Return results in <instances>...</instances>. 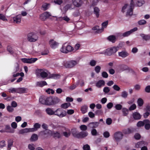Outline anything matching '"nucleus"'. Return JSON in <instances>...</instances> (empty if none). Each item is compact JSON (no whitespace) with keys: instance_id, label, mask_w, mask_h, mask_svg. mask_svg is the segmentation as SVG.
Wrapping results in <instances>:
<instances>
[{"instance_id":"obj_1","label":"nucleus","mask_w":150,"mask_h":150,"mask_svg":"<svg viewBox=\"0 0 150 150\" xmlns=\"http://www.w3.org/2000/svg\"><path fill=\"white\" fill-rule=\"evenodd\" d=\"M134 8V1L132 0L129 4H126L122 6L121 11L123 13L126 12L127 16H131L133 14Z\"/></svg>"},{"instance_id":"obj_2","label":"nucleus","mask_w":150,"mask_h":150,"mask_svg":"<svg viewBox=\"0 0 150 150\" xmlns=\"http://www.w3.org/2000/svg\"><path fill=\"white\" fill-rule=\"evenodd\" d=\"M52 127L54 129H57L58 130L62 129V135H63L65 137H69L71 134V130L68 128L63 127L58 124L55 125H53Z\"/></svg>"},{"instance_id":"obj_3","label":"nucleus","mask_w":150,"mask_h":150,"mask_svg":"<svg viewBox=\"0 0 150 150\" xmlns=\"http://www.w3.org/2000/svg\"><path fill=\"white\" fill-rule=\"evenodd\" d=\"M50 73L48 71L44 69H36L35 71V74L37 76H41V77L44 78L48 77L50 74Z\"/></svg>"},{"instance_id":"obj_4","label":"nucleus","mask_w":150,"mask_h":150,"mask_svg":"<svg viewBox=\"0 0 150 150\" xmlns=\"http://www.w3.org/2000/svg\"><path fill=\"white\" fill-rule=\"evenodd\" d=\"M119 49L118 47H113L108 48L100 53L106 55L110 56L116 52Z\"/></svg>"},{"instance_id":"obj_5","label":"nucleus","mask_w":150,"mask_h":150,"mask_svg":"<svg viewBox=\"0 0 150 150\" xmlns=\"http://www.w3.org/2000/svg\"><path fill=\"white\" fill-rule=\"evenodd\" d=\"M74 50V48L67 43H64L60 49V51L64 53L67 54Z\"/></svg>"},{"instance_id":"obj_6","label":"nucleus","mask_w":150,"mask_h":150,"mask_svg":"<svg viewBox=\"0 0 150 150\" xmlns=\"http://www.w3.org/2000/svg\"><path fill=\"white\" fill-rule=\"evenodd\" d=\"M79 62L77 60H71L69 61H64L63 65L66 68H72L78 64Z\"/></svg>"},{"instance_id":"obj_7","label":"nucleus","mask_w":150,"mask_h":150,"mask_svg":"<svg viewBox=\"0 0 150 150\" xmlns=\"http://www.w3.org/2000/svg\"><path fill=\"white\" fill-rule=\"evenodd\" d=\"M38 38V37L36 33H29L27 35L28 40L31 42H35L37 41Z\"/></svg>"},{"instance_id":"obj_8","label":"nucleus","mask_w":150,"mask_h":150,"mask_svg":"<svg viewBox=\"0 0 150 150\" xmlns=\"http://www.w3.org/2000/svg\"><path fill=\"white\" fill-rule=\"evenodd\" d=\"M54 115L60 118H62L66 116L67 113L65 111L62 110L61 108H59L54 111Z\"/></svg>"},{"instance_id":"obj_9","label":"nucleus","mask_w":150,"mask_h":150,"mask_svg":"<svg viewBox=\"0 0 150 150\" xmlns=\"http://www.w3.org/2000/svg\"><path fill=\"white\" fill-rule=\"evenodd\" d=\"M123 134L121 132H115L113 135V139L116 142L120 141L122 138Z\"/></svg>"},{"instance_id":"obj_10","label":"nucleus","mask_w":150,"mask_h":150,"mask_svg":"<svg viewBox=\"0 0 150 150\" xmlns=\"http://www.w3.org/2000/svg\"><path fill=\"white\" fill-rule=\"evenodd\" d=\"M51 16V14L49 12L46 11L40 15V18L42 21H45L47 18Z\"/></svg>"},{"instance_id":"obj_11","label":"nucleus","mask_w":150,"mask_h":150,"mask_svg":"<svg viewBox=\"0 0 150 150\" xmlns=\"http://www.w3.org/2000/svg\"><path fill=\"white\" fill-rule=\"evenodd\" d=\"M72 2L74 5L76 7H81L83 3L82 0H72Z\"/></svg>"},{"instance_id":"obj_12","label":"nucleus","mask_w":150,"mask_h":150,"mask_svg":"<svg viewBox=\"0 0 150 150\" xmlns=\"http://www.w3.org/2000/svg\"><path fill=\"white\" fill-rule=\"evenodd\" d=\"M49 44L52 48L55 49L58 47L59 43L54 40L51 39L49 42Z\"/></svg>"},{"instance_id":"obj_13","label":"nucleus","mask_w":150,"mask_h":150,"mask_svg":"<svg viewBox=\"0 0 150 150\" xmlns=\"http://www.w3.org/2000/svg\"><path fill=\"white\" fill-rule=\"evenodd\" d=\"M138 29L137 27H135L129 31L125 32L122 34V36L123 37H126L129 36L133 32L136 31Z\"/></svg>"},{"instance_id":"obj_14","label":"nucleus","mask_w":150,"mask_h":150,"mask_svg":"<svg viewBox=\"0 0 150 150\" xmlns=\"http://www.w3.org/2000/svg\"><path fill=\"white\" fill-rule=\"evenodd\" d=\"M118 69L120 72H122L125 70H129V68L126 65L124 64H120L118 66Z\"/></svg>"},{"instance_id":"obj_15","label":"nucleus","mask_w":150,"mask_h":150,"mask_svg":"<svg viewBox=\"0 0 150 150\" xmlns=\"http://www.w3.org/2000/svg\"><path fill=\"white\" fill-rule=\"evenodd\" d=\"M145 3L144 0H137L135 3L134 2V7L141 6H142Z\"/></svg>"},{"instance_id":"obj_16","label":"nucleus","mask_w":150,"mask_h":150,"mask_svg":"<svg viewBox=\"0 0 150 150\" xmlns=\"http://www.w3.org/2000/svg\"><path fill=\"white\" fill-rule=\"evenodd\" d=\"M51 135L54 138H59L62 136V134L58 132H51Z\"/></svg>"},{"instance_id":"obj_17","label":"nucleus","mask_w":150,"mask_h":150,"mask_svg":"<svg viewBox=\"0 0 150 150\" xmlns=\"http://www.w3.org/2000/svg\"><path fill=\"white\" fill-rule=\"evenodd\" d=\"M21 15H18L15 17H13V22L14 23H20L21 21Z\"/></svg>"},{"instance_id":"obj_18","label":"nucleus","mask_w":150,"mask_h":150,"mask_svg":"<svg viewBox=\"0 0 150 150\" xmlns=\"http://www.w3.org/2000/svg\"><path fill=\"white\" fill-rule=\"evenodd\" d=\"M34 127L30 128V132H33L37 130L38 129L40 128L41 127V125L39 123H35L33 125Z\"/></svg>"},{"instance_id":"obj_19","label":"nucleus","mask_w":150,"mask_h":150,"mask_svg":"<svg viewBox=\"0 0 150 150\" xmlns=\"http://www.w3.org/2000/svg\"><path fill=\"white\" fill-rule=\"evenodd\" d=\"M147 143L146 142L142 141L139 142H137L136 144V147L137 148H140L143 146H144L147 145Z\"/></svg>"},{"instance_id":"obj_20","label":"nucleus","mask_w":150,"mask_h":150,"mask_svg":"<svg viewBox=\"0 0 150 150\" xmlns=\"http://www.w3.org/2000/svg\"><path fill=\"white\" fill-rule=\"evenodd\" d=\"M99 124L98 122H94L89 123L88 126L91 128H94L97 127Z\"/></svg>"},{"instance_id":"obj_21","label":"nucleus","mask_w":150,"mask_h":150,"mask_svg":"<svg viewBox=\"0 0 150 150\" xmlns=\"http://www.w3.org/2000/svg\"><path fill=\"white\" fill-rule=\"evenodd\" d=\"M105 84V82L103 80H100L96 83V86L98 88H100L102 86H104Z\"/></svg>"},{"instance_id":"obj_22","label":"nucleus","mask_w":150,"mask_h":150,"mask_svg":"<svg viewBox=\"0 0 150 150\" xmlns=\"http://www.w3.org/2000/svg\"><path fill=\"white\" fill-rule=\"evenodd\" d=\"M118 53L119 56L123 58H125L129 55L128 53L125 51H122L121 52H119Z\"/></svg>"},{"instance_id":"obj_23","label":"nucleus","mask_w":150,"mask_h":150,"mask_svg":"<svg viewBox=\"0 0 150 150\" xmlns=\"http://www.w3.org/2000/svg\"><path fill=\"white\" fill-rule=\"evenodd\" d=\"M30 128H25L20 130L18 132V134H23L28 132H31Z\"/></svg>"},{"instance_id":"obj_24","label":"nucleus","mask_w":150,"mask_h":150,"mask_svg":"<svg viewBox=\"0 0 150 150\" xmlns=\"http://www.w3.org/2000/svg\"><path fill=\"white\" fill-rule=\"evenodd\" d=\"M133 118L135 120L140 119L141 117V115L137 112H135L132 114Z\"/></svg>"},{"instance_id":"obj_25","label":"nucleus","mask_w":150,"mask_h":150,"mask_svg":"<svg viewBox=\"0 0 150 150\" xmlns=\"http://www.w3.org/2000/svg\"><path fill=\"white\" fill-rule=\"evenodd\" d=\"M46 96H41L39 98L40 102L42 104L46 105Z\"/></svg>"},{"instance_id":"obj_26","label":"nucleus","mask_w":150,"mask_h":150,"mask_svg":"<svg viewBox=\"0 0 150 150\" xmlns=\"http://www.w3.org/2000/svg\"><path fill=\"white\" fill-rule=\"evenodd\" d=\"M72 135L75 137L77 138L79 137V133H78L77 129H76L74 128L72 129L71 130Z\"/></svg>"},{"instance_id":"obj_27","label":"nucleus","mask_w":150,"mask_h":150,"mask_svg":"<svg viewBox=\"0 0 150 150\" xmlns=\"http://www.w3.org/2000/svg\"><path fill=\"white\" fill-rule=\"evenodd\" d=\"M52 99L50 97H46V105H53V102H52Z\"/></svg>"},{"instance_id":"obj_28","label":"nucleus","mask_w":150,"mask_h":150,"mask_svg":"<svg viewBox=\"0 0 150 150\" xmlns=\"http://www.w3.org/2000/svg\"><path fill=\"white\" fill-rule=\"evenodd\" d=\"M140 35L142 38L143 40L146 41L150 40V34L145 35L144 34H141Z\"/></svg>"},{"instance_id":"obj_29","label":"nucleus","mask_w":150,"mask_h":150,"mask_svg":"<svg viewBox=\"0 0 150 150\" xmlns=\"http://www.w3.org/2000/svg\"><path fill=\"white\" fill-rule=\"evenodd\" d=\"M37 86L42 87L44 86L47 85V83L45 81L37 82L36 83Z\"/></svg>"},{"instance_id":"obj_30","label":"nucleus","mask_w":150,"mask_h":150,"mask_svg":"<svg viewBox=\"0 0 150 150\" xmlns=\"http://www.w3.org/2000/svg\"><path fill=\"white\" fill-rule=\"evenodd\" d=\"M144 122H145V128L147 129L148 130L150 128V121L148 119L144 120Z\"/></svg>"},{"instance_id":"obj_31","label":"nucleus","mask_w":150,"mask_h":150,"mask_svg":"<svg viewBox=\"0 0 150 150\" xmlns=\"http://www.w3.org/2000/svg\"><path fill=\"white\" fill-rule=\"evenodd\" d=\"M27 89L24 87L18 88V93H23L26 92Z\"/></svg>"},{"instance_id":"obj_32","label":"nucleus","mask_w":150,"mask_h":150,"mask_svg":"<svg viewBox=\"0 0 150 150\" xmlns=\"http://www.w3.org/2000/svg\"><path fill=\"white\" fill-rule=\"evenodd\" d=\"M92 30H96V33H99L103 31V28H99V27L98 26H96L92 28Z\"/></svg>"},{"instance_id":"obj_33","label":"nucleus","mask_w":150,"mask_h":150,"mask_svg":"<svg viewBox=\"0 0 150 150\" xmlns=\"http://www.w3.org/2000/svg\"><path fill=\"white\" fill-rule=\"evenodd\" d=\"M60 77V76L59 74H50L49 76V78H51L54 79H59Z\"/></svg>"},{"instance_id":"obj_34","label":"nucleus","mask_w":150,"mask_h":150,"mask_svg":"<svg viewBox=\"0 0 150 150\" xmlns=\"http://www.w3.org/2000/svg\"><path fill=\"white\" fill-rule=\"evenodd\" d=\"M15 69H14L12 73L13 75V74H16L17 72L19 71V65L17 63H16L14 64Z\"/></svg>"},{"instance_id":"obj_35","label":"nucleus","mask_w":150,"mask_h":150,"mask_svg":"<svg viewBox=\"0 0 150 150\" xmlns=\"http://www.w3.org/2000/svg\"><path fill=\"white\" fill-rule=\"evenodd\" d=\"M88 135L87 132H81L79 133V137L78 138H84L86 137Z\"/></svg>"},{"instance_id":"obj_36","label":"nucleus","mask_w":150,"mask_h":150,"mask_svg":"<svg viewBox=\"0 0 150 150\" xmlns=\"http://www.w3.org/2000/svg\"><path fill=\"white\" fill-rule=\"evenodd\" d=\"M50 4L45 3H43L42 6V9L44 11L50 7Z\"/></svg>"},{"instance_id":"obj_37","label":"nucleus","mask_w":150,"mask_h":150,"mask_svg":"<svg viewBox=\"0 0 150 150\" xmlns=\"http://www.w3.org/2000/svg\"><path fill=\"white\" fill-rule=\"evenodd\" d=\"M93 9V12L94 14H95L97 18L98 17L99 15V13L100 11L99 8L97 7H95Z\"/></svg>"},{"instance_id":"obj_38","label":"nucleus","mask_w":150,"mask_h":150,"mask_svg":"<svg viewBox=\"0 0 150 150\" xmlns=\"http://www.w3.org/2000/svg\"><path fill=\"white\" fill-rule=\"evenodd\" d=\"M71 105L70 103H66L62 104L61 105V107L64 109H66L70 106Z\"/></svg>"},{"instance_id":"obj_39","label":"nucleus","mask_w":150,"mask_h":150,"mask_svg":"<svg viewBox=\"0 0 150 150\" xmlns=\"http://www.w3.org/2000/svg\"><path fill=\"white\" fill-rule=\"evenodd\" d=\"M46 113L49 115H52L54 114V111L50 108H47L46 110Z\"/></svg>"},{"instance_id":"obj_40","label":"nucleus","mask_w":150,"mask_h":150,"mask_svg":"<svg viewBox=\"0 0 150 150\" xmlns=\"http://www.w3.org/2000/svg\"><path fill=\"white\" fill-rule=\"evenodd\" d=\"M88 107L86 105H84L82 106L81 109V110L83 114L86 113L87 111Z\"/></svg>"},{"instance_id":"obj_41","label":"nucleus","mask_w":150,"mask_h":150,"mask_svg":"<svg viewBox=\"0 0 150 150\" xmlns=\"http://www.w3.org/2000/svg\"><path fill=\"white\" fill-rule=\"evenodd\" d=\"M107 39L109 41L112 43H114L115 41L116 38L114 35H110L108 37Z\"/></svg>"},{"instance_id":"obj_42","label":"nucleus","mask_w":150,"mask_h":150,"mask_svg":"<svg viewBox=\"0 0 150 150\" xmlns=\"http://www.w3.org/2000/svg\"><path fill=\"white\" fill-rule=\"evenodd\" d=\"M13 141L11 139H10L8 142V150H10L11 149V147L12 146L13 144Z\"/></svg>"},{"instance_id":"obj_43","label":"nucleus","mask_w":150,"mask_h":150,"mask_svg":"<svg viewBox=\"0 0 150 150\" xmlns=\"http://www.w3.org/2000/svg\"><path fill=\"white\" fill-rule=\"evenodd\" d=\"M137 103L138 106L141 107L144 104V100L141 98H139L137 100Z\"/></svg>"},{"instance_id":"obj_44","label":"nucleus","mask_w":150,"mask_h":150,"mask_svg":"<svg viewBox=\"0 0 150 150\" xmlns=\"http://www.w3.org/2000/svg\"><path fill=\"white\" fill-rule=\"evenodd\" d=\"M8 91L11 93H18V88H11L8 89Z\"/></svg>"},{"instance_id":"obj_45","label":"nucleus","mask_w":150,"mask_h":150,"mask_svg":"<svg viewBox=\"0 0 150 150\" xmlns=\"http://www.w3.org/2000/svg\"><path fill=\"white\" fill-rule=\"evenodd\" d=\"M128 95V93L126 91H123L121 92V96L123 98H126L127 97Z\"/></svg>"},{"instance_id":"obj_46","label":"nucleus","mask_w":150,"mask_h":150,"mask_svg":"<svg viewBox=\"0 0 150 150\" xmlns=\"http://www.w3.org/2000/svg\"><path fill=\"white\" fill-rule=\"evenodd\" d=\"M80 83V81L78 80V81L76 83V84H74L71 85V86H70L69 87V88L71 90H73L77 86L79 85V83Z\"/></svg>"},{"instance_id":"obj_47","label":"nucleus","mask_w":150,"mask_h":150,"mask_svg":"<svg viewBox=\"0 0 150 150\" xmlns=\"http://www.w3.org/2000/svg\"><path fill=\"white\" fill-rule=\"evenodd\" d=\"M38 139V135L35 134H34L32 135L30 138V140L32 141H35Z\"/></svg>"},{"instance_id":"obj_48","label":"nucleus","mask_w":150,"mask_h":150,"mask_svg":"<svg viewBox=\"0 0 150 150\" xmlns=\"http://www.w3.org/2000/svg\"><path fill=\"white\" fill-rule=\"evenodd\" d=\"M122 111L124 116H126L128 114V110L126 108H123Z\"/></svg>"},{"instance_id":"obj_49","label":"nucleus","mask_w":150,"mask_h":150,"mask_svg":"<svg viewBox=\"0 0 150 150\" xmlns=\"http://www.w3.org/2000/svg\"><path fill=\"white\" fill-rule=\"evenodd\" d=\"M132 131L133 130L132 129H131L130 128H128L124 130L123 131V132L125 134H127L132 133Z\"/></svg>"},{"instance_id":"obj_50","label":"nucleus","mask_w":150,"mask_h":150,"mask_svg":"<svg viewBox=\"0 0 150 150\" xmlns=\"http://www.w3.org/2000/svg\"><path fill=\"white\" fill-rule=\"evenodd\" d=\"M60 101V99L57 97H55L52 99V102H53V105L56 104L58 103Z\"/></svg>"},{"instance_id":"obj_51","label":"nucleus","mask_w":150,"mask_h":150,"mask_svg":"<svg viewBox=\"0 0 150 150\" xmlns=\"http://www.w3.org/2000/svg\"><path fill=\"white\" fill-rule=\"evenodd\" d=\"M38 59L36 58H28L29 64L33 63L35 62Z\"/></svg>"},{"instance_id":"obj_52","label":"nucleus","mask_w":150,"mask_h":150,"mask_svg":"<svg viewBox=\"0 0 150 150\" xmlns=\"http://www.w3.org/2000/svg\"><path fill=\"white\" fill-rule=\"evenodd\" d=\"M97 61L94 59H92L90 61L89 65L92 67H94L96 65Z\"/></svg>"},{"instance_id":"obj_53","label":"nucleus","mask_w":150,"mask_h":150,"mask_svg":"<svg viewBox=\"0 0 150 150\" xmlns=\"http://www.w3.org/2000/svg\"><path fill=\"white\" fill-rule=\"evenodd\" d=\"M101 67L99 65L96 66L94 68V70L97 74H98L100 72Z\"/></svg>"},{"instance_id":"obj_54","label":"nucleus","mask_w":150,"mask_h":150,"mask_svg":"<svg viewBox=\"0 0 150 150\" xmlns=\"http://www.w3.org/2000/svg\"><path fill=\"white\" fill-rule=\"evenodd\" d=\"M7 50L8 52L11 54H13V48L10 45H8L7 47Z\"/></svg>"},{"instance_id":"obj_55","label":"nucleus","mask_w":150,"mask_h":150,"mask_svg":"<svg viewBox=\"0 0 150 150\" xmlns=\"http://www.w3.org/2000/svg\"><path fill=\"white\" fill-rule=\"evenodd\" d=\"M0 20H1L3 21H7V20L6 17L5 15L2 13H0Z\"/></svg>"},{"instance_id":"obj_56","label":"nucleus","mask_w":150,"mask_h":150,"mask_svg":"<svg viewBox=\"0 0 150 150\" xmlns=\"http://www.w3.org/2000/svg\"><path fill=\"white\" fill-rule=\"evenodd\" d=\"M146 21L144 19H142L138 21V24L139 25H144L146 24Z\"/></svg>"},{"instance_id":"obj_57","label":"nucleus","mask_w":150,"mask_h":150,"mask_svg":"<svg viewBox=\"0 0 150 150\" xmlns=\"http://www.w3.org/2000/svg\"><path fill=\"white\" fill-rule=\"evenodd\" d=\"M108 24V21H106L103 22L102 24V27L101 28H103V30L104 28H106Z\"/></svg>"},{"instance_id":"obj_58","label":"nucleus","mask_w":150,"mask_h":150,"mask_svg":"<svg viewBox=\"0 0 150 150\" xmlns=\"http://www.w3.org/2000/svg\"><path fill=\"white\" fill-rule=\"evenodd\" d=\"M144 120L143 121H140L137 123V126L138 127H142L144 125Z\"/></svg>"},{"instance_id":"obj_59","label":"nucleus","mask_w":150,"mask_h":150,"mask_svg":"<svg viewBox=\"0 0 150 150\" xmlns=\"http://www.w3.org/2000/svg\"><path fill=\"white\" fill-rule=\"evenodd\" d=\"M20 75L21 77L23 76L24 75V73L23 72H21V73H17L16 74H13V77H16Z\"/></svg>"},{"instance_id":"obj_60","label":"nucleus","mask_w":150,"mask_h":150,"mask_svg":"<svg viewBox=\"0 0 150 150\" xmlns=\"http://www.w3.org/2000/svg\"><path fill=\"white\" fill-rule=\"evenodd\" d=\"M46 92L49 94H53L54 93V91L52 89L50 88H48L46 91Z\"/></svg>"},{"instance_id":"obj_61","label":"nucleus","mask_w":150,"mask_h":150,"mask_svg":"<svg viewBox=\"0 0 150 150\" xmlns=\"http://www.w3.org/2000/svg\"><path fill=\"white\" fill-rule=\"evenodd\" d=\"M51 133V131L49 130H45L41 131V133H42L44 135L47 134H48Z\"/></svg>"},{"instance_id":"obj_62","label":"nucleus","mask_w":150,"mask_h":150,"mask_svg":"<svg viewBox=\"0 0 150 150\" xmlns=\"http://www.w3.org/2000/svg\"><path fill=\"white\" fill-rule=\"evenodd\" d=\"M74 110L69 109L67 110V112H66V113L68 115H71L74 113Z\"/></svg>"},{"instance_id":"obj_63","label":"nucleus","mask_w":150,"mask_h":150,"mask_svg":"<svg viewBox=\"0 0 150 150\" xmlns=\"http://www.w3.org/2000/svg\"><path fill=\"white\" fill-rule=\"evenodd\" d=\"M28 148L30 150H34L35 149V145L33 144H29L28 145Z\"/></svg>"},{"instance_id":"obj_64","label":"nucleus","mask_w":150,"mask_h":150,"mask_svg":"<svg viewBox=\"0 0 150 150\" xmlns=\"http://www.w3.org/2000/svg\"><path fill=\"white\" fill-rule=\"evenodd\" d=\"M83 150H89L90 147L88 145L86 144L83 146Z\"/></svg>"}]
</instances>
